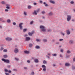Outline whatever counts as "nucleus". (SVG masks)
<instances>
[{
    "label": "nucleus",
    "mask_w": 75,
    "mask_h": 75,
    "mask_svg": "<svg viewBox=\"0 0 75 75\" xmlns=\"http://www.w3.org/2000/svg\"><path fill=\"white\" fill-rule=\"evenodd\" d=\"M40 28L41 29L42 31H46V29H45V27H44V26L42 25H40Z\"/></svg>",
    "instance_id": "1"
},
{
    "label": "nucleus",
    "mask_w": 75,
    "mask_h": 75,
    "mask_svg": "<svg viewBox=\"0 0 75 75\" xmlns=\"http://www.w3.org/2000/svg\"><path fill=\"white\" fill-rule=\"evenodd\" d=\"M2 60L3 61H4V62H6L7 64H9L10 63V61L8 59H6L4 58L2 59Z\"/></svg>",
    "instance_id": "2"
},
{
    "label": "nucleus",
    "mask_w": 75,
    "mask_h": 75,
    "mask_svg": "<svg viewBox=\"0 0 75 75\" xmlns=\"http://www.w3.org/2000/svg\"><path fill=\"white\" fill-rule=\"evenodd\" d=\"M71 20V16L70 15H67V21H69Z\"/></svg>",
    "instance_id": "3"
},
{
    "label": "nucleus",
    "mask_w": 75,
    "mask_h": 75,
    "mask_svg": "<svg viewBox=\"0 0 75 75\" xmlns=\"http://www.w3.org/2000/svg\"><path fill=\"white\" fill-rule=\"evenodd\" d=\"M42 67L43 68V71L45 72V71H46V66H45V65H43L42 66Z\"/></svg>",
    "instance_id": "4"
},
{
    "label": "nucleus",
    "mask_w": 75,
    "mask_h": 75,
    "mask_svg": "<svg viewBox=\"0 0 75 75\" xmlns=\"http://www.w3.org/2000/svg\"><path fill=\"white\" fill-rule=\"evenodd\" d=\"M23 24V23H21L19 24V26L21 30H22L23 29V26L22 25Z\"/></svg>",
    "instance_id": "5"
},
{
    "label": "nucleus",
    "mask_w": 75,
    "mask_h": 75,
    "mask_svg": "<svg viewBox=\"0 0 75 75\" xmlns=\"http://www.w3.org/2000/svg\"><path fill=\"white\" fill-rule=\"evenodd\" d=\"M66 33L67 35H69L71 34V31L69 30H66Z\"/></svg>",
    "instance_id": "6"
},
{
    "label": "nucleus",
    "mask_w": 75,
    "mask_h": 75,
    "mask_svg": "<svg viewBox=\"0 0 75 75\" xmlns=\"http://www.w3.org/2000/svg\"><path fill=\"white\" fill-rule=\"evenodd\" d=\"M6 40H7V41H11V40H12V39H11V38L9 37H7V38H6Z\"/></svg>",
    "instance_id": "7"
},
{
    "label": "nucleus",
    "mask_w": 75,
    "mask_h": 75,
    "mask_svg": "<svg viewBox=\"0 0 75 75\" xmlns=\"http://www.w3.org/2000/svg\"><path fill=\"white\" fill-rule=\"evenodd\" d=\"M69 42L70 44H74V40H70L69 41Z\"/></svg>",
    "instance_id": "8"
},
{
    "label": "nucleus",
    "mask_w": 75,
    "mask_h": 75,
    "mask_svg": "<svg viewBox=\"0 0 75 75\" xmlns=\"http://www.w3.org/2000/svg\"><path fill=\"white\" fill-rule=\"evenodd\" d=\"M19 51V50L17 48H15L14 50V52L15 53H17Z\"/></svg>",
    "instance_id": "9"
},
{
    "label": "nucleus",
    "mask_w": 75,
    "mask_h": 75,
    "mask_svg": "<svg viewBox=\"0 0 75 75\" xmlns=\"http://www.w3.org/2000/svg\"><path fill=\"white\" fill-rule=\"evenodd\" d=\"M34 32H33L32 33H31L29 32L28 33V34L29 35H30V36H31V35H32L33 34H34Z\"/></svg>",
    "instance_id": "10"
},
{
    "label": "nucleus",
    "mask_w": 75,
    "mask_h": 75,
    "mask_svg": "<svg viewBox=\"0 0 75 75\" xmlns=\"http://www.w3.org/2000/svg\"><path fill=\"white\" fill-rule=\"evenodd\" d=\"M48 15L49 16H51L53 15V13L52 12H50L49 13Z\"/></svg>",
    "instance_id": "11"
},
{
    "label": "nucleus",
    "mask_w": 75,
    "mask_h": 75,
    "mask_svg": "<svg viewBox=\"0 0 75 75\" xmlns=\"http://www.w3.org/2000/svg\"><path fill=\"white\" fill-rule=\"evenodd\" d=\"M50 3H52V4H55V2L54 1L50 0Z\"/></svg>",
    "instance_id": "12"
},
{
    "label": "nucleus",
    "mask_w": 75,
    "mask_h": 75,
    "mask_svg": "<svg viewBox=\"0 0 75 75\" xmlns=\"http://www.w3.org/2000/svg\"><path fill=\"white\" fill-rule=\"evenodd\" d=\"M33 14L34 15H37V12L36 11H34L33 13Z\"/></svg>",
    "instance_id": "13"
},
{
    "label": "nucleus",
    "mask_w": 75,
    "mask_h": 75,
    "mask_svg": "<svg viewBox=\"0 0 75 75\" xmlns=\"http://www.w3.org/2000/svg\"><path fill=\"white\" fill-rule=\"evenodd\" d=\"M34 61L36 63H37V62H38V59H34Z\"/></svg>",
    "instance_id": "14"
},
{
    "label": "nucleus",
    "mask_w": 75,
    "mask_h": 75,
    "mask_svg": "<svg viewBox=\"0 0 75 75\" xmlns=\"http://www.w3.org/2000/svg\"><path fill=\"white\" fill-rule=\"evenodd\" d=\"M24 16H27V12L26 11H24L23 12Z\"/></svg>",
    "instance_id": "15"
},
{
    "label": "nucleus",
    "mask_w": 75,
    "mask_h": 75,
    "mask_svg": "<svg viewBox=\"0 0 75 75\" xmlns=\"http://www.w3.org/2000/svg\"><path fill=\"white\" fill-rule=\"evenodd\" d=\"M26 41H29L30 40V38L29 37H27L26 38Z\"/></svg>",
    "instance_id": "16"
},
{
    "label": "nucleus",
    "mask_w": 75,
    "mask_h": 75,
    "mask_svg": "<svg viewBox=\"0 0 75 75\" xmlns=\"http://www.w3.org/2000/svg\"><path fill=\"white\" fill-rule=\"evenodd\" d=\"M32 7L31 6H29L28 7V9H31V8Z\"/></svg>",
    "instance_id": "17"
},
{
    "label": "nucleus",
    "mask_w": 75,
    "mask_h": 75,
    "mask_svg": "<svg viewBox=\"0 0 75 75\" xmlns=\"http://www.w3.org/2000/svg\"><path fill=\"white\" fill-rule=\"evenodd\" d=\"M35 48L36 49H39L40 48V47L38 46H36L35 47Z\"/></svg>",
    "instance_id": "18"
},
{
    "label": "nucleus",
    "mask_w": 75,
    "mask_h": 75,
    "mask_svg": "<svg viewBox=\"0 0 75 75\" xmlns=\"http://www.w3.org/2000/svg\"><path fill=\"white\" fill-rule=\"evenodd\" d=\"M24 52L25 53V54H28V53H29V52L28 51L26 50L24 51Z\"/></svg>",
    "instance_id": "19"
},
{
    "label": "nucleus",
    "mask_w": 75,
    "mask_h": 75,
    "mask_svg": "<svg viewBox=\"0 0 75 75\" xmlns=\"http://www.w3.org/2000/svg\"><path fill=\"white\" fill-rule=\"evenodd\" d=\"M43 42H47V40L46 39H44L43 40Z\"/></svg>",
    "instance_id": "20"
},
{
    "label": "nucleus",
    "mask_w": 75,
    "mask_h": 75,
    "mask_svg": "<svg viewBox=\"0 0 75 75\" xmlns=\"http://www.w3.org/2000/svg\"><path fill=\"white\" fill-rule=\"evenodd\" d=\"M43 4H45V6H48V4H46L45 2H44Z\"/></svg>",
    "instance_id": "21"
},
{
    "label": "nucleus",
    "mask_w": 75,
    "mask_h": 75,
    "mask_svg": "<svg viewBox=\"0 0 75 75\" xmlns=\"http://www.w3.org/2000/svg\"><path fill=\"white\" fill-rule=\"evenodd\" d=\"M33 23H34V21H31L30 22V24L31 25H32L33 24Z\"/></svg>",
    "instance_id": "22"
},
{
    "label": "nucleus",
    "mask_w": 75,
    "mask_h": 75,
    "mask_svg": "<svg viewBox=\"0 0 75 75\" xmlns=\"http://www.w3.org/2000/svg\"><path fill=\"white\" fill-rule=\"evenodd\" d=\"M69 64L68 63H66L65 64V66H69Z\"/></svg>",
    "instance_id": "23"
},
{
    "label": "nucleus",
    "mask_w": 75,
    "mask_h": 75,
    "mask_svg": "<svg viewBox=\"0 0 75 75\" xmlns=\"http://www.w3.org/2000/svg\"><path fill=\"white\" fill-rule=\"evenodd\" d=\"M26 30H27V29H25L23 30V32H25Z\"/></svg>",
    "instance_id": "24"
},
{
    "label": "nucleus",
    "mask_w": 75,
    "mask_h": 75,
    "mask_svg": "<svg viewBox=\"0 0 75 75\" xmlns=\"http://www.w3.org/2000/svg\"><path fill=\"white\" fill-rule=\"evenodd\" d=\"M43 63L44 64H47V61H45V60H44L43 61Z\"/></svg>",
    "instance_id": "25"
},
{
    "label": "nucleus",
    "mask_w": 75,
    "mask_h": 75,
    "mask_svg": "<svg viewBox=\"0 0 75 75\" xmlns=\"http://www.w3.org/2000/svg\"><path fill=\"white\" fill-rule=\"evenodd\" d=\"M1 3L2 4H5L6 3L5 2V1H2L1 2Z\"/></svg>",
    "instance_id": "26"
},
{
    "label": "nucleus",
    "mask_w": 75,
    "mask_h": 75,
    "mask_svg": "<svg viewBox=\"0 0 75 75\" xmlns=\"http://www.w3.org/2000/svg\"><path fill=\"white\" fill-rule=\"evenodd\" d=\"M36 41H37V42H39V41H40V39H36Z\"/></svg>",
    "instance_id": "27"
},
{
    "label": "nucleus",
    "mask_w": 75,
    "mask_h": 75,
    "mask_svg": "<svg viewBox=\"0 0 75 75\" xmlns=\"http://www.w3.org/2000/svg\"><path fill=\"white\" fill-rule=\"evenodd\" d=\"M4 58H6L7 57V55H4Z\"/></svg>",
    "instance_id": "28"
},
{
    "label": "nucleus",
    "mask_w": 75,
    "mask_h": 75,
    "mask_svg": "<svg viewBox=\"0 0 75 75\" xmlns=\"http://www.w3.org/2000/svg\"><path fill=\"white\" fill-rule=\"evenodd\" d=\"M67 53L68 54H70V53H71V52H70L69 50H68L67 51Z\"/></svg>",
    "instance_id": "29"
},
{
    "label": "nucleus",
    "mask_w": 75,
    "mask_h": 75,
    "mask_svg": "<svg viewBox=\"0 0 75 75\" xmlns=\"http://www.w3.org/2000/svg\"><path fill=\"white\" fill-rule=\"evenodd\" d=\"M3 52H7V49H4L3 50Z\"/></svg>",
    "instance_id": "30"
},
{
    "label": "nucleus",
    "mask_w": 75,
    "mask_h": 75,
    "mask_svg": "<svg viewBox=\"0 0 75 75\" xmlns=\"http://www.w3.org/2000/svg\"><path fill=\"white\" fill-rule=\"evenodd\" d=\"M33 46V44H30L29 45V47H31Z\"/></svg>",
    "instance_id": "31"
},
{
    "label": "nucleus",
    "mask_w": 75,
    "mask_h": 75,
    "mask_svg": "<svg viewBox=\"0 0 75 75\" xmlns=\"http://www.w3.org/2000/svg\"><path fill=\"white\" fill-rule=\"evenodd\" d=\"M7 23H9L10 22V20L9 19H8L7 20Z\"/></svg>",
    "instance_id": "32"
},
{
    "label": "nucleus",
    "mask_w": 75,
    "mask_h": 75,
    "mask_svg": "<svg viewBox=\"0 0 75 75\" xmlns=\"http://www.w3.org/2000/svg\"><path fill=\"white\" fill-rule=\"evenodd\" d=\"M59 41H64V39H60L59 40Z\"/></svg>",
    "instance_id": "33"
},
{
    "label": "nucleus",
    "mask_w": 75,
    "mask_h": 75,
    "mask_svg": "<svg viewBox=\"0 0 75 75\" xmlns=\"http://www.w3.org/2000/svg\"><path fill=\"white\" fill-rule=\"evenodd\" d=\"M37 3L36 2H34L33 3V5H34V6H36V5H37Z\"/></svg>",
    "instance_id": "34"
},
{
    "label": "nucleus",
    "mask_w": 75,
    "mask_h": 75,
    "mask_svg": "<svg viewBox=\"0 0 75 75\" xmlns=\"http://www.w3.org/2000/svg\"><path fill=\"white\" fill-rule=\"evenodd\" d=\"M71 4H74V2L73 1H71L70 2Z\"/></svg>",
    "instance_id": "35"
},
{
    "label": "nucleus",
    "mask_w": 75,
    "mask_h": 75,
    "mask_svg": "<svg viewBox=\"0 0 75 75\" xmlns=\"http://www.w3.org/2000/svg\"><path fill=\"white\" fill-rule=\"evenodd\" d=\"M50 31H52V30L51 29H49L47 30V32H50Z\"/></svg>",
    "instance_id": "36"
},
{
    "label": "nucleus",
    "mask_w": 75,
    "mask_h": 75,
    "mask_svg": "<svg viewBox=\"0 0 75 75\" xmlns=\"http://www.w3.org/2000/svg\"><path fill=\"white\" fill-rule=\"evenodd\" d=\"M40 11V9H38L36 11V12H37V13H38V12H39V11Z\"/></svg>",
    "instance_id": "37"
},
{
    "label": "nucleus",
    "mask_w": 75,
    "mask_h": 75,
    "mask_svg": "<svg viewBox=\"0 0 75 75\" xmlns=\"http://www.w3.org/2000/svg\"><path fill=\"white\" fill-rule=\"evenodd\" d=\"M5 72H8V70L7 69H5Z\"/></svg>",
    "instance_id": "38"
},
{
    "label": "nucleus",
    "mask_w": 75,
    "mask_h": 75,
    "mask_svg": "<svg viewBox=\"0 0 75 75\" xmlns=\"http://www.w3.org/2000/svg\"><path fill=\"white\" fill-rule=\"evenodd\" d=\"M6 8L7 9H10V7H9L8 6H7L6 7Z\"/></svg>",
    "instance_id": "39"
},
{
    "label": "nucleus",
    "mask_w": 75,
    "mask_h": 75,
    "mask_svg": "<svg viewBox=\"0 0 75 75\" xmlns=\"http://www.w3.org/2000/svg\"><path fill=\"white\" fill-rule=\"evenodd\" d=\"M52 55L54 57L55 56H57V54H52Z\"/></svg>",
    "instance_id": "40"
},
{
    "label": "nucleus",
    "mask_w": 75,
    "mask_h": 75,
    "mask_svg": "<svg viewBox=\"0 0 75 75\" xmlns=\"http://www.w3.org/2000/svg\"><path fill=\"white\" fill-rule=\"evenodd\" d=\"M13 25H16V23L15 22H13Z\"/></svg>",
    "instance_id": "41"
},
{
    "label": "nucleus",
    "mask_w": 75,
    "mask_h": 75,
    "mask_svg": "<svg viewBox=\"0 0 75 75\" xmlns=\"http://www.w3.org/2000/svg\"><path fill=\"white\" fill-rule=\"evenodd\" d=\"M5 74L6 75H9V73H5Z\"/></svg>",
    "instance_id": "42"
},
{
    "label": "nucleus",
    "mask_w": 75,
    "mask_h": 75,
    "mask_svg": "<svg viewBox=\"0 0 75 75\" xmlns=\"http://www.w3.org/2000/svg\"><path fill=\"white\" fill-rule=\"evenodd\" d=\"M59 57H61V58H62V54H60L59 55Z\"/></svg>",
    "instance_id": "43"
},
{
    "label": "nucleus",
    "mask_w": 75,
    "mask_h": 75,
    "mask_svg": "<svg viewBox=\"0 0 75 75\" xmlns=\"http://www.w3.org/2000/svg\"><path fill=\"white\" fill-rule=\"evenodd\" d=\"M13 71H17V69H13Z\"/></svg>",
    "instance_id": "44"
},
{
    "label": "nucleus",
    "mask_w": 75,
    "mask_h": 75,
    "mask_svg": "<svg viewBox=\"0 0 75 75\" xmlns=\"http://www.w3.org/2000/svg\"><path fill=\"white\" fill-rule=\"evenodd\" d=\"M31 74L32 75H34V72H32L31 73Z\"/></svg>",
    "instance_id": "45"
},
{
    "label": "nucleus",
    "mask_w": 75,
    "mask_h": 75,
    "mask_svg": "<svg viewBox=\"0 0 75 75\" xmlns=\"http://www.w3.org/2000/svg\"><path fill=\"white\" fill-rule=\"evenodd\" d=\"M3 49H4V48H3V47H1V49H0V50H3Z\"/></svg>",
    "instance_id": "46"
},
{
    "label": "nucleus",
    "mask_w": 75,
    "mask_h": 75,
    "mask_svg": "<svg viewBox=\"0 0 75 75\" xmlns=\"http://www.w3.org/2000/svg\"><path fill=\"white\" fill-rule=\"evenodd\" d=\"M60 51L61 52H63V49H61L60 50Z\"/></svg>",
    "instance_id": "47"
},
{
    "label": "nucleus",
    "mask_w": 75,
    "mask_h": 75,
    "mask_svg": "<svg viewBox=\"0 0 75 75\" xmlns=\"http://www.w3.org/2000/svg\"><path fill=\"white\" fill-rule=\"evenodd\" d=\"M5 11H6L7 12L8 11V9H6L5 10Z\"/></svg>",
    "instance_id": "48"
},
{
    "label": "nucleus",
    "mask_w": 75,
    "mask_h": 75,
    "mask_svg": "<svg viewBox=\"0 0 75 75\" xmlns=\"http://www.w3.org/2000/svg\"><path fill=\"white\" fill-rule=\"evenodd\" d=\"M15 59L16 60V61H18V59L17 58H15Z\"/></svg>",
    "instance_id": "49"
},
{
    "label": "nucleus",
    "mask_w": 75,
    "mask_h": 75,
    "mask_svg": "<svg viewBox=\"0 0 75 75\" xmlns=\"http://www.w3.org/2000/svg\"><path fill=\"white\" fill-rule=\"evenodd\" d=\"M61 34L63 35V36H64V35H65V34H64V33H61Z\"/></svg>",
    "instance_id": "50"
},
{
    "label": "nucleus",
    "mask_w": 75,
    "mask_h": 75,
    "mask_svg": "<svg viewBox=\"0 0 75 75\" xmlns=\"http://www.w3.org/2000/svg\"><path fill=\"white\" fill-rule=\"evenodd\" d=\"M45 13V11H43L42 12V14H44V13Z\"/></svg>",
    "instance_id": "51"
},
{
    "label": "nucleus",
    "mask_w": 75,
    "mask_h": 75,
    "mask_svg": "<svg viewBox=\"0 0 75 75\" xmlns=\"http://www.w3.org/2000/svg\"><path fill=\"white\" fill-rule=\"evenodd\" d=\"M8 72L9 73H11V71H10V70H9L8 71Z\"/></svg>",
    "instance_id": "52"
},
{
    "label": "nucleus",
    "mask_w": 75,
    "mask_h": 75,
    "mask_svg": "<svg viewBox=\"0 0 75 75\" xmlns=\"http://www.w3.org/2000/svg\"><path fill=\"white\" fill-rule=\"evenodd\" d=\"M40 3H41V4H42V1H40Z\"/></svg>",
    "instance_id": "53"
},
{
    "label": "nucleus",
    "mask_w": 75,
    "mask_h": 75,
    "mask_svg": "<svg viewBox=\"0 0 75 75\" xmlns=\"http://www.w3.org/2000/svg\"><path fill=\"white\" fill-rule=\"evenodd\" d=\"M27 62H28V63H30V60H28L27 61Z\"/></svg>",
    "instance_id": "54"
},
{
    "label": "nucleus",
    "mask_w": 75,
    "mask_h": 75,
    "mask_svg": "<svg viewBox=\"0 0 75 75\" xmlns=\"http://www.w3.org/2000/svg\"><path fill=\"white\" fill-rule=\"evenodd\" d=\"M8 68H10V65H8Z\"/></svg>",
    "instance_id": "55"
},
{
    "label": "nucleus",
    "mask_w": 75,
    "mask_h": 75,
    "mask_svg": "<svg viewBox=\"0 0 75 75\" xmlns=\"http://www.w3.org/2000/svg\"><path fill=\"white\" fill-rule=\"evenodd\" d=\"M72 21H73V22H74V21H75V20L72 19Z\"/></svg>",
    "instance_id": "56"
},
{
    "label": "nucleus",
    "mask_w": 75,
    "mask_h": 75,
    "mask_svg": "<svg viewBox=\"0 0 75 75\" xmlns=\"http://www.w3.org/2000/svg\"><path fill=\"white\" fill-rule=\"evenodd\" d=\"M59 42H56V44H59Z\"/></svg>",
    "instance_id": "57"
},
{
    "label": "nucleus",
    "mask_w": 75,
    "mask_h": 75,
    "mask_svg": "<svg viewBox=\"0 0 75 75\" xmlns=\"http://www.w3.org/2000/svg\"><path fill=\"white\" fill-rule=\"evenodd\" d=\"M48 55H50L51 53H48Z\"/></svg>",
    "instance_id": "58"
},
{
    "label": "nucleus",
    "mask_w": 75,
    "mask_h": 75,
    "mask_svg": "<svg viewBox=\"0 0 75 75\" xmlns=\"http://www.w3.org/2000/svg\"><path fill=\"white\" fill-rule=\"evenodd\" d=\"M73 10V11H74V12L75 13V9H74Z\"/></svg>",
    "instance_id": "59"
},
{
    "label": "nucleus",
    "mask_w": 75,
    "mask_h": 75,
    "mask_svg": "<svg viewBox=\"0 0 75 75\" xmlns=\"http://www.w3.org/2000/svg\"><path fill=\"white\" fill-rule=\"evenodd\" d=\"M24 69H27V67H24Z\"/></svg>",
    "instance_id": "60"
},
{
    "label": "nucleus",
    "mask_w": 75,
    "mask_h": 75,
    "mask_svg": "<svg viewBox=\"0 0 75 75\" xmlns=\"http://www.w3.org/2000/svg\"><path fill=\"white\" fill-rule=\"evenodd\" d=\"M42 17L43 19L45 18V17L44 16H42Z\"/></svg>",
    "instance_id": "61"
},
{
    "label": "nucleus",
    "mask_w": 75,
    "mask_h": 75,
    "mask_svg": "<svg viewBox=\"0 0 75 75\" xmlns=\"http://www.w3.org/2000/svg\"><path fill=\"white\" fill-rule=\"evenodd\" d=\"M53 67H55V64H53Z\"/></svg>",
    "instance_id": "62"
},
{
    "label": "nucleus",
    "mask_w": 75,
    "mask_h": 75,
    "mask_svg": "<svg viewBox=\"0 0 75 75\" xmlns=\"http://www.w3.org/2000/svg\"><path fill=\"white\" fill-rule=\"evenodd\" d=\"M73 61H75V58L73 59Z\"/></svg>",
    "instance_id": "63"
},
{
    "label": "nucleus",
    "mask_w": 75,
    "mask_h": 75,
    "mask_svg": "<svg viewBox=\"0 0 75 75\" xmlns=\"http://www.w3.org/2000/svg\"><path fill=\"white\" fill-rule=\"evenodd\" d=\"M6 6H9V4H7Z\"/></svg>",
    "instance_id": "64"
}]
</instances>
